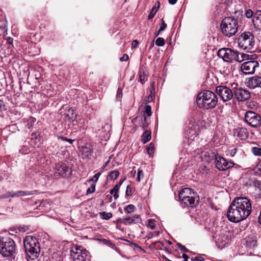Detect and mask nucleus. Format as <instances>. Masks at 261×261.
Returning <instances> with one entry per match:
<instances>
[{
    "label": "nucleus",
    "mask_w": 261,
    "mask_h": 261,
    "mask_svg": "<svg viewBox=\"0 0 261 261\" xmlns=\"http://www.w3.org/2000/svg\"><path fill=\"white\" fill-rule=\"evenodd\" d=\"M121 61H126L128 60V56L127 54H124L120 59Z\"/></svg>",
    "instance_id": "51"
},
{
    "label": "nucleus",
    "mask_w": 261,
    "mask_h": 261,
    "mask_svg": "<svg viewBox=\"0 0 261 261\" xmlns=\"http://www.w3.org/2000/svg\"><path fill=\"white\" fill-rule=\"evenodd\" d=\"M152 114L151 109L150 106L147 105L144 107V111H143V115H145L146 117L147 116L150 117Z\"/></svg>",
    "instance_id": "30"
},
{
    "label": "nucleus",
    "mask_w": 261,
    "mask_h": 261,
    "mask_svg": "<svg viewBox=\"0 0 261 261\" xmlns=\"http://www.w3.org/2000/svg\"><path fill=\"white\" fill-rule=\"evenodd\" d=\"M177 0H169V3L171 5H174L177 2Z\"/></svg>",
    "instance_id": "61"
},
{
    "label": "nucleus",
    "mask_w": 261,
    "mask_h": 261,
    "mask_svg": "<svg viewBox=\"0 0 261 261\" xmlns=\"http://www.w3.org/2000/svg\"><path fill=\"white\" fill-rule=\"evenodd\" d=\"M245 15L246 16V17L247 18H250L252 17V16L253 15V12L251 9H248V10H246V11L245 12Z\"/></svg>",
    "instance_id": "41"
},
{
    "label": "nucleus",
    "mask_w": 261,
    "mask_h": 261,
    "mask_svg": "<svg viewBox=\"0 0 261 261\" xmlns=\"http://www.w3.org/2000/svg\"><path fill=\"white\" fill-rule=\"evenodd\" d=\"M36 193V191H18L14 192V197L24 196L28 195H32Z\"/></svg>",
    "instance_id": "22"
},
{
    "label": "nucleus",
    "mask_w": 261,
    "mask_h": 261,
    "mask_svg": "<svg viewBox=\"0 0 261 261\" xmlns=\"http://www.w3.org/2000/svg\"><path fill=\"white\" fill-rule=\"evenodd\" d=\"M101 217L105 220H109L112 217V214L111 213H106L103 212L100 214Z\"/></svg>",
    "instance_id": "33"
},
{
    "label": "nucleus",
    "mask_w": 261,
    "mask_h": 261,
    "mask_svg": "<svg viewBox=\"0 0 261 261\" xmlns=\"http://www.w3.org/2000/svg\"><path fill=\"white\" fill-rule=\"evenodd\" d=\"M110 162V160H108V161H107L106 162H105V163L103 164V165L102 166V169H104L108 165V164Z\"/></svg>",
    "instance_id": "62"
},
{
    "label": "nucleus",
    "mask_w": 261,
    "mask_h": 261,
    "mask_svg": "<svg viewBox=\"0 0 261 261\" xmlns=\"http://www.w3.org/2000/svg\"><path fill=\"white\" fill-rule=\"evenodd\" d=\"M216 92L224 102L231 100L233 96V92L228 87L219 86L216 87Z\"/></svg>",
    "instance_id": "9"
},
{
    "label": "nucleus",
    "mask_w": 261,
    "mask_h": 261,
    "mask_svg": "<svg viewBox=\"0 0 261 261\" xmlns=\"http://www.w3.org/2000/svg\"><path fill=\"white\" fill-rule=\"evenodd\" d=\"M258 222L261 225V210L260 212L259 215L258 216Z\"/></svg>",
    "instance_id": "63"
},
{
    "label": "nucleus",
    "mask_w": 261,
    "mask_h": 261,
    "mask_svg": "<svg viewBox=\"0 0 261 261\" xmlns=\"http://www.w3.org/2000/svg\"><path fill=\"white\" fill-rule=\"evenodd\" d=\"M244 121L252 127L257 128L261 126V117L259 115L252 111L246 112Z\"/></svg>",
    "instance_id": "8"
},
{
    "label": "nucleus",
    "mask_w": 261,
    "mask_h": 261,
    "mask_svg": "<svg viewBox=\"0 0 261 261\" xmlns=\"http://www.w3.org/2000/svg\"><path fill=\"white\" fill-rule=\"evenodd\" d=\"M61 139L62 140L66 141L68 142L70 144H72L73 143V142L74 141V140H72L70 139H67V138H66L65 137H61Z\"/></svg>",
    "instance_id": "52"
},
{
    "label": "nucleus",
    "mask_w": 261,
    "mask_h": 261,
    "mask_svg": "<svg viewBox=\"0 0 261 261\" xmlns=\"http://www.w3.org/2000/svg\"><path fill=\"white\" fill-rule=\"evenodd\" d=\"M178 245L180 251L186 252H188L189 251L188 249H187L184 246L181 245L180 244H178Z\"/></svg>",
    "instance_id": "49"
},
{
    "label": "nucleus",
    "mask_w": 261,
    "mask_h": 261,
    "mask_svg": "<svg viewBox=\"0 0 261 261\" xmlns=\"http://www.w3.org/2000/svg\"><path fill=\"white\" fill-rule=\"evenodd\" d=\"M239 47L243 49H251L254 45L255 41L253 35L249 32L242 33L238 39Z\"/></svg>",
    "instance_id": "6"
},
{
    "label": "nucleus",
    "mask_w": 261,
    "mask_h": 261,
    "mask_svg": "<svg viewBox=\"0 0 261 261\" xmlns=\"http://www.w3.org/2000/svg\"><path fill=\"white\" fill-rule=\"evenodd\" d=\"M120 188V186L118 184L116 185L114 188L111 190L110 193L111 195H113V197L115 199H117L119 197V195L118 194Z\"/></svg>",
    "instance_id": "28"
},
{
    "label": "nucleus",
    "mask_w": 261,
    "mask_h": 261,
    "mask_svg": "<svg viewBox=\"0 0 261 261\" xmlns=\"http://www.w3.org/2000/svg\"><path fill=\"white\" fill-rule=\"evenodd\" d=\"M144 176L143 172L142 170H139L137 174V181L139 182L141 180V178H143Z\"/></svg>",
    "instance_id": "44"
},
{
    "label": "nucleus",
    "mask_w": 261,
    "mask_h": 261,
    "mask_svg": "<svg viewBox=\"0 0 261 261\" xmlns=\"http://www.w3.org/2000/svg\"><path fill=\"white\" fill-rule=\"evenodd\" d=\"M134 121L138 123L140 126L143 129L147 128L150 123L149 119L145 115H142L137 117Z\"/></svg>",
    "instance_id": "17"
},
{
    "label": "nucleus",
    "mask_w": 261,
    "mask_h": 261,
    "mask_svg": "<svg viewBox=\"0 0 261 261\" xmlns=\"http://www.w3.org/2000/svg\"><path fill=\"white\" fill-rule=\"evenodd\" d=\"M259 64L257 61L252 60L244 62L241 65L242 71L245 74H252L255 72L256 68Z\"/></svg>",
    "instance_id": "12"
},
{
    "label": "nucleus",
    "mask_w": 261,
    "mask_h": 261,
    "mask_svg": "<svg viewBox=\"0 0 261 261\" xmlns=\"http://www.w3.org/2000/svg\"><path fill=\"white\" fill-rule=\"evenodd\" d=\"M16 250V245L13 239L9 237L0 239V254L3 257L14 258Z\"/></svg>",
    "instance_id": "4"
},
{
    "label": "nucleus",
    "mask_w": 261,
    "mask_h": 261,
    "mask_svg": "<svg viewBox=\"0 0 261 261\" xmlns=\"http://www.w3.org/2000/svg\"><path fill=\"white\" fill-rule=\"evenodd\" d=\"M254 25H256L258 28H261V11L256 13L255 18L253 19Z\"/></svg>",
    "instance_id": "24"
},
{
    "label": "nucleus",
    "mask_w": 261,
    "mask_h": 261,
    "mask_svg": "<svg viewBox=\"0 0 261 261\" xmlns=\"http://www.w3.org/2000/svg\"><path fill=\"white\" fill-rule=\"evenodd\" d=\"M6 40H7V43L8 44L12 45L13 40L12 38L8 37L7 38Z\"/></svg>",
    "instance_id": "55"
},
{
    "label": "nucleus",
    "mask_w": 261,
    "mask_h": 261,
    "mask_svg": "<svg viewBox=\"0 0 261 261\" xmlns=\"http://www.w3.org/2000/svg\"><path fill=\"white\" fill-rule=\"evenodd\" d=\"M248 86L251 88H261V76H253L247 82Z\"/></svg>",
    "instance_id": "15"
},
{
    "label": "nucleus",
    "mask_w": 261,
    "mask_h": 261,
    "mask_svg": "<svg viewBox=\"0 0 261 261\" xmlns=\"http://www.w3.org/2000/svg\"><path fill=\"white\" fill-rule=\"evenodd\" d=\"M95 191V185L93 184L90 187H89L86 191V195H89L93 193Z\"/></svg>",
    "instance_id": "39"
},
{
    "label": "nucleus",
    "mask_w": 261,
    "mask_h": 261,
    "mask_svg": "<svg viewBox=\"0 0 261 261\" xmlns=\"http://www.w3.org/2000/svg\"><path fill=\"white\" fill-rule=\"evenodd\" d=\"M204 260V258L201 256L192 257L191 260L192 261H202Z\"/></svg>",
    "instance_id": "47"
},
{
    "label": "nucleus",
    "mask_w": 261,
    "mask_h": 261,
    "mask_svg": "<svg viewBox=\"0 0 261 261\" xmlns=\"http://www.w3.org/2000/svg\"><path fill=\"white\" fill-rule=\"evenodd\" d=\"M182 257L184 259L183 261H188L189 256L188 255L186 254H183Z\"/></svg>",
    "instance_id": "57"
},
{
    "label": "nucleus",
    "mask_w": 261,
    "mask_h": 261,
    "mask_svg": "<svg viewBox=\"0 0 261 261\" xmlns=\"http://www.w3.org/2000/svg\"><path fill=\"white\" fill-rule=\"evenodd\" d=\"M154 46V42L152 41L151 44H150V49L152 48V47H153Z\"/></svg>",
    "instance_id": "64"
},
{
    "label": "nucleus",
    "mask_w": 261,
    "mask_h": 261,
    "mask_svg": "<svg viewBox=\"0 0 261 261\" xmlns=\"http://www.w3.org/2000/svg\"><path fill=\"white\" fill-rule=\"evenodd\" d=\"M25 252L31 259H35L39 256L40 253V244L35 237L29 236L23 241Z\"/></svg>",
    "instance_id": "3"
},
{
    "label": "nucleus",
    "mask_w": 261,
    "mask_h": 261,
    "mask_svg": "<svg viewBox=\"0 0 261 261\" xmlns=\"http://www.w3.org/2000/svg\"><path fill=\"white\" fill-rule=\"evenodd\" d=\"M194 194H195V193L193 192L192 189H191L190 188H187L182 189L180 191V192L178 194V197H179V199H181L184 198L185 197L187 198L188 197H189L192 195H193Z\"/></svg>",
    "instance_id": "20"
},
{
    "label": "nucleus",
    "mask_w": 261,
    "mask_h": 261,
    "mask_svg": "<svg viewBox=\"0 0 261 261\" xmlns=\"http://www.w3.org/2000/svg\"><path fill=\"white\" fill-rule=\"evenodd\" d=\"M9 197H14V192H7L5 194L1 196V198H8Z\"/></svg>",
    "instance_id": "38"
},
{
    "label": "nucleus",
    "mask_w": 261,
    "mask_h": 261,
    "mask_svg": "<svg viewBox=\"0 0 261 261\" xmlns=\"http://www.w3.org/2000/svg\"><path fill=\"white\" fill-rule=\"evenodd\" d=\"M86 152L87 153V155H91L92 153V151L90 149L86 148Z\"/></svg>",
    "instance_id": "59"
},
{
    "label": "nucleus",
    "mask_w": 261,
    "mask_h": 261,
    "mask_svg": "<svg viewBox=\"0 0 261 261\" xmlns=\"http://www.w3.org/2000/svg\"><path fill=\"white\" fill-rule=\"evenodd\" d=\"M236 151H237V149L236 148H234L232 150H231V152H230V154L231 156H234V154H236Z\"/></svg>",
    "instance_id": "58"
},
{
    "label": "nucleus",
    "mask_w": 261,
    "mask_h": 261,
    "mask_svg": "<svg viewBox=\"0 0 261 261\" xmlns=\"http://www.w3.org/2000/svg\"><path fill=\"white\" fill-rule=\"evenodd\" d=\"M215 163L216 168L221 171H224L234 166L233 162L228 161L223 156L219 155H216L215 158Z\"/></svg>",
    "instance_id": "10"
},
{
    "label": "nucleus",
    "mask_w": 261,
    "mask_h": 261,
    "mask_svg": "<svg viewBox=\"0 0 261 261\" xmlns=\"http://www.w3.org/2000/svg\"><path fill=\"white\" fill-rule=\"evenodd\" d=\"M70 255L73 261L89 260V253L81 246H73L70 250Z\"/></svg>",
    "instance_id": "7"
},
{
    "label": "nucleus",
    "mask_w": 261,
    "mask_h": 261,
    "mask_svg": "<svg viewBox=\"0 0 261 261\" xmlns=\"http://www.w3.org/2000/svg\"><path fill=\"white\" fill-rule=\"evenodd\" d=\"M190 128V126H189ZM191 130L189 131V134L191 135H195L196 134L195 132V126L194 125H192L190 127Z\"/></svg>",
    "instance_id": "50"
},
{
    "label": "nucleus",
    "mask_w": 261,
    "mask_h": 261,
    "mask_svg": "<svg viewBox=\"0 0 261 261\" xmlns=\"http://www.w3.org/2000/svg\"><path fill=\"white\" fill-rule=\"evenodd\" d=\"M238 20L231 17L224 18L221 23L222 33L228 37L234 35L238 32Z\"/></svg>",
    "instance_id": "5"
},
{
    "label": "nucleus",
    "mask_w": 261,
    "mask_h": 261,
    "mask_svg": "<svg viewBox=\"0 0 261 261\" xmlns=\"http://www.w3.org/2000/svg\"><path fill=\"white\" fill-rule=\"evenodd\" d=\"M257 184V189L258 190L259 195L260 197H261V183L260 182L257 181L256 183Z\"/></svg>",
    "instance_id": "54"
},
{
    "label": "nucleus",
    "mask_w": 261,
    "mask_h": 261,
    "mask_svg": "<svg viewBox=\"0 0 261 261\" xmlns=\"http://www.w3.org/2000/svg\"><path fill=\"white\" fill-rule=\"evenodd\" d=\"M248 57V55L244 53H240L237 51H236L235 59H234V60L238 62H241L244 60L247 59Z\"/></svg>",
    "instance_id": "23"
},
{
    "label": "nucleus",
    "mask_w": 261,
    "mask_h": 261,
    "mask_svg": "<svg viewBox=\"0 0 261 261\" xmlns=\"http://www.w3.org/2000/svg\"><path fill=\"white\" fill-rule=\"evenodd\" d=\"M217 241L219 243H221L222 245H224L228 242V239L227 236L223 235L221 238L220 236L217 239Z\"/></svg>",
    "instance_id": "31"
},
{
    "label": "nucleus",
    "mask_w": 261,
    "mask_h": 261,
    "mask_svg": "<svg viewBox=\"0 0 261 261\" xmlns=\"http://www.w3.org/2000/svg\"><path fill=\"white\" fill-rule=\"evenodd\" d=\"M132 221L134 223H139L141 221V218L139 215H135L133 217H132Z\"/></svg>",
    "instance_id": "42"
},
{
    "label": "nucleus",
    "mask_w": 261,
    "mask_h": 261,
    "mask_svg": "<svg viewBox=\"0 0 261 261\" xmlns=\"http://www.w3.org/2000/svg\"><path fill=\"white\" fill-rule=\"evenodd\" d=\"M133 193V189L129 186H127L126 188V190L125 194L127 196H131Z\"/></svg>",
    "instance_id": "45"
},
{
    "label": "nucleus",
    "mask_w": 261,
    "mask_h": 261,
    "mask_svg": "<svg viewBox=\"0 0 261 261\" xmlns=\"http://www.w3.org/2000/svg\"><path fill=\"white\" fill-rule=\"evenodd\" d=\"M252 153L256 156L261 155V148L258 146L253 147L251 149Z\"/></svg>",
    "instance_id": "32"
},
{
    "label": "nucleus",
    "mask_w": 261,
    "mask_h": 261,
    "mask_svg": "<svg viewBox=\"0 0 261 261\" xmlns=\"http://www.w3.org/2000/svg\"><path fill=\"white\" fill-rule=\"evenodd\" d=\"M69 169V168L65 164L59 162L56 164L55 167V174L59 175H63L68 171Z\"/></svg>",
    "instance_id": "16"
},
{
    "label": "nucleus",
    "mask_w": 261,
    "mask_h": 261,
    "mask_svg": "<svg viewBox=\"0 0 261 261\" xmlns=\"http://www.w3.org/2000/svg\"><path fill=\"white\" fill-rule=\"evenodd\" d=\"M161 21L162 24L159 30V33H161V32L163 31L167 27V24L165 23V21L163 20V19H162Z\"/></svg>",
    "instance_id": "43"
},
{
    "label": "nucleus",
    "mask_w": 261,
    "mask_h": 261,
    "mask_svg": "<svg viewBox=\"0 0 261 261\" xmlns=\"http://www.w3.org/2000/svg\"><path fill=\"white\" fill-rule=\"evenodd\" d=\"M159 6H160L159 2H156L155 6L152 8L151 12L149 13V14L148 16V19H151L154 17V16L158 11V8L159 7Z\"/></svg>",
    "instance_id": "26"
},
{
    "label": "nucleus",
    "mask_w": 261,
    "mask_h": 261,
    "mask_svg": "<svg viewBox=\"0 0 261 261\" xmlns=\"http://www.w3.org/2000/svg\"><path fill=\"white\" fill-rule=\"evenodd\" d=\"M235 52L229 48H222L218 51V56L224 61L230 62L235 59Z\"/></svg>",
    "instance_id": "11"
},
{
    "label": "nucleus",
    "mask_w": 261,
    "mask_h": 261,
    "mask_svg": "<svg viewBox=\"0 0 261 261\" xmlns=\"http://www.w3.org/2000/svg\"><path fill=\"white\" fill-rule=\"evenodd\" d=\"M136 207L133 204H129L124 208V211L127 213H131L133 212Z\"/></svg>",
    "instance_id": "34"
},
{
    "label": "nucleus",
    "mask_w": 261,
    "mask_h": 261,
    "mask_svg": "<svg viewBox=\"0 0 261 261\" xmlns=\"http://www.w3.org/2000/svg\"><path fill=\"white\" fill-rule=\"evenodd\" d=\"M251 210L250 200L245 197H238L229 205L227 217L230 221L238 223L246 219L250 215Z\"/></svg>",
    "instance_id": "1"
},
{
    "label": "nucleus",
    "mask_w": 261,
    "mask_h": 261,
    "mask_svg": "<svg viewBox=\"0 0 261 261\" xmlns=\"http://www.w3.org/2000/svg\"><path fill=\"white\" fill-rule=\"evenodd\" d=\"M181 201V204L184 206H191L192 207L196 206L198 203L199 198L196 196V194L192 195L187 198L179 199Z\"/></svg>",
    "instance_id": "14"
},
{
    "label": "nucleus",
    "mask_w": 261,
    "mask_h": 261,
    "mask_svg": "<svg viewBox=\"0 0 261 261\" xmlns=\"http://www.w3.org/2000/svg\"><path fill=\"white\" fill-rule=\"evenodd\" d=\"M151 131L146 130L142 136V141L143 143L148 142L151 139Z\"/></svg>",
    "instance_id": "27"
},
{
    "label": "nucleus",
    "mask_w": 261,
    "mask_h": 261,
    "mask_svg": "<svg viewBox=\"0 0 261 261\" xmlns=\"http://www.w3.org/2000/svg\"><path fill=\"white\" fill-rule=\"evenodd\" d=\"M234 133L242 140H246L249 137V132L247 128L244 127L235 129Z\"/></svg>",
    "instance_id": "18"
},
{
    "label": "nucleus",
    "mask_w": 261,
    "mask_h": 261,
    "mask_svg": "<svg viewBox=\"0 0 261 261\" xmlns=\"http://www.w3.org/2000/svg\"><path fill=\"white\" fill-rule=\"evenodd\" d=\"M78 123V128H74L76 131H81L82 130L86 129V125L87 124V121L86 120L81 119Z\"/></svg>",
    "instance_id": "25"
},
{
    "label": "nucleus",
    "mask_w": 261,
    "mask_h": 261,
    "mask_svg": "<svg viewBox=\"0 0 261 261\" xmlns=\"http://www.w3.org/2000/svg\"><path fill=\"white\" fill-rule=\"evenodd\" d=\"M139 81L143 84L147 80L148 74L147 72L143 68L140 70L138 73Z\"/></svg>",
    "instance_id": "21"
},
{
    "label": "nucleus",
    "mask_w": 261,
    "mask_h": 261,
    "mask_svg": "<svg viewBox=\"0 0 261 261\" xmlns=\"http://www.w3.org/2000/svg\"><path fill=\"white\" fill-rule=\"evenodd\" d=\"M139 42L137 40H134L133 41L132 43V46L134 48H136L138 45Z\"/></svg>",
    "instance_id": "53"
},
{
    "label": "nucleus",
    "mask_w": 261,
    "mask_h": 261,
    "mask_svg": "<svg viewBox=\"0 0 261 261\" xmlns=\"http://www.w3.org/2000/svg\"><path fill=\"white\" fill-rule=\"evenodd\" d=\"M119 172L118 170L112 171L109 172L108 179L111 180L116 179L119 176Z\"/></svg>",
    "instance_id": "29"
},
{
    "label": "nucleus",
    "mask_w": 261,
    "mask_h": 261,
    "mask_svg": "<svg viewBox=\"0 0 261 261\" xmlns=\"http://www.w3.org/2000/svg\"><path fill=\"white\" fill-rule=\"evenodd\" d=\"M119 221L123 223H124V224H127V223L131 224V223H133L132 221V217H129L125 218L123 219L122 220H120Z\"/></svg>",
    "instance_id": "40"
},
{
    "label": "nucleus",
    "mask_w": 261,
    "mask_h": 261,
    "mask_svg": "<svg viewBox=\"0 0 261 261\" xmlns=\"http://www.w3.org/2000/svg\"><path fill=\"white\" fill-rule=\"evenodd\" d=\"M146 149H147V152H148V154L150 156L152 155V154L154 153V146H153V144L152 143H151L149 145V146L147 147Z\"/></svg>",
    "instance_id": "36"
},
{
    "label": "nucleus",
    "mask_w": 261,
    "mask_h": 261,
    "mask_svg": "<svg viewBox=\"0 0 261 261\" xmlns=\"http://www.w3.org/2000/svg\"><path fill=\"white\" fill-rule=\"evenodd\" d=\"M235 98L238 101H244L250 97L249 92L242 88H236L233 91Z\"/></svg>",
    "instance_id": "13"
},
{
    "label": "nucleus",
    "mask_w": 261,
    "mask_h": 261,
    "mask_svg": "<svg viewBox=\"0 0 261 261\" xmlns=\"http://www.w3.org/2000/svg\"><path fill=\"white\" fill-rule=\"evenodd\" d=\"M247 244L250 246H254L256 245V242L255 241L253 240L250 243L248 241H247Z\"/></svg>",
    "instance_id": "56"
},
{
    "label": "nucleus",
    "mask_w": 261,
    "mask_h": 261,
    "mask_svg": "<svg viewBox=\"0 0 261 261\" xmlns=\"http://www.w3.org/2000/svg\"><path fill=\"white\" fill-rule=\"evenodd\" d=\"M148 227L152 230L155 227V221L154 219H149L148 222Z\"/></svg>",
    "instance_id": "37"
},
{
    "label": "nucleus",
    "mask_w": 261,
    "mask_h": 261,
    "mask_svg": "<svg viewBox=\"0 0 261 261\" xmlns=\"http://www.w3.org/2000/svg\"><path fill=\"white\" fill-rule=\"evenodd\" d=\"M122 96V89L121 88H118L117 90V97L118 98L120 99Z\"/></svg>",
    "instance_id": "48"
},
{
    "label": "nucleus",
    "mask_w": 261,
    "mask_h": 261,
    "mask_svg": "<svg viewBox=\"0 0 261 261\" xmlns=\"http://www.w3.org/2000/svg\"><path fill=\"white\" fill-rule=\"evenodd\" d=\"M165 40L161 37H159L155 40V44L159 46H163L165 45Z\"/></svg>",
    "instance_id": "35"
},
{
    "label": "nucleus",
    "mask_w": 261,
    "mask_h": 261,
    "mask_svg": "<svg viewBox=\"0 0 261 261\" xmlns=\"http://www.w3.org/2000/svg\"><path fill=\"white\" fill-rule=\"evenodd\" d=\"M196 102L198 107L201 109H212L216 106L218 98L213 92L210 90H204L198 94Z\"/></svg>",
    "instance_id": "2"
},
{
    "label": "nucleus",
    "mask_w": 261,
    "mask_h": 261,
    "mask_svg": "<svg viewBox=\"0 0 261 261\" xmlns=\"http://www.w3.org/2000/svg\"><path fill=\"white\" fill-rule=\"evenodd\" d=\"M100 175H101V173L100 172L96 173V174H95L94 175L93 178L88 180V182H90L93 181V178H95V183L98 180V178L100 176Z\"/></svg>",
    "instance_id": "46"
},
{
    "label": "nucleus",
    "mask_w": 261,
    "mask_h": 261,
    "mask_svg": "<svg viewBox=\"0 0 261 261\" xmlns=\"http://www.w3.org/2000/svg\"><path fill=\"white\" fill-rule=\"evenodd\" d=\"M5 106L4 103L2 100L0 99V110Z\"/></svg>",
    "instance_id": "60"
},
{
    "label": "nucleus",
    "mask_w": 261,
    "mask_h": 261,
    "mask_svg": "<svg viewBox=\"0 0 261 261\" xmlns=\"http://www.w3.org/2000/svg\"><path fill=\"white\" fill-rule=\"evenodd\" d=\"M65 118L69 121H72L73 125L76 124L77 121L75 120L76 114H74V110L72 109H69L65 113Z\"/></svg>",
    "instance_id": "19"
}]
</instances>
